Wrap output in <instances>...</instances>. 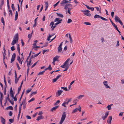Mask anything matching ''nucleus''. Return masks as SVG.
Instances as JSON below:
<instances>
[{
    "label": "nucleus",
    "instance_id": "31",
    "mask_svg": "<svg viewBox=\"0 0 124 124\" xmlns=\"http://www.w3.org/2000/svg\"><path fill=\"white\" fill-rule=\"evenodd\" d=\"M6 109H7L13 110V107L11 106H9L8 107H7Z\"/></svg>",
    "mask_w": 124,
    "mask_h": 124
},
{
    "label": "nucleus",
    "instance_id": "3",
    "mask_svg": "<svg viewBox=\"0 0 124 124\" xmlns=\"http://www.w3.org/2000/svg\"><path fill=\"white\" fill-rule=\"evenodd\" d=\"M78 107V108H76L75 109L73 110L72 113H74L77 112L78 110H79V111H81V107L80 106H79Z\"/></svg>",
    "mask_w": 124,
    "mask_h": 124
},
{
    "label": "nucleus",
    "instance_id": "23",
    "mask_svg": "<svg viewBox=\"0 0 124 124\" xmlns=\"http://www.w3.org/2000/svg\"><path fill=\"white\" fill-rule=\"evenodd\" d=\"M17 60L21 64H22V61L21 62V59L19 56H18L17 57Z\"/></svg>",
    "mask_w": 124,
    "mask_h": 124
},
{
    "label": "nucleus",
    "instance_id": "19",
    "mask_svg": "<svg viewBox=\"0 0 124 124\" xmlns=\"http://www.w3.org/2000/svg\"><path fill=\"white\" fill-rule=\"evenodd\" d=\"M18 41L14 39L12 41L11 43V44L12 45H14L15 44L18 42Z\"/></svg>",
    "mask_w": 124,
    "mask_h": 124
},
{
    "label": "nucleus",
    "instance_id": "2",
    "mask_svg": "<svg viewBox=\"0 0 124 124\" xmlns=\"http://www.w3.org/2000/svg\"><path fill=\"white\" fill-rule=\"evenodd\" d=\"M115 20L116 22H119L121 25H123V23L121 21L120 18L117 16H115Z\"/></svg>",
    "mask_w": 124,
    "mask_h": 124
},
{
    "label": "nucleus",
    "instance_id": "18",
    "mask_svg": "<svg viewBox=\"0 0 124 124\" xmlns=\"http://www.w3.org/2000/svg\"><path fill=\"white\" fill-rule=\"evenodd\" d=\"M60 56H56L53 58V62H55L59 58Z\"/></svg>",
    "mask_w": 124,
    "mask_h": 124
},
{
    "label": "nucleus",
    "instance_id": "54",
    "mask_svg": "<svg viewBox=\"0 0 124 124\" xmlns=\"http://www.w3.org/2000/svg\"><path fill=\"white\" fill-rule=\"evenodd\" d=\"M11 49L12 51L14 50H15L14 46H13L11 47Z\"/></svg>",
    "mask_w": 124,
    "mask_h": 124
},
{
    "label": "nucleus",
    "instance_id": "55",
    "mask_svg": "<svg viewBox=\"0 0 124 124\" xmlns=\"http://www.w3.org/2000/svg\"><path fill=\"white\" fill-rule=\"evenodd\" d=\"M61 88L63 89L65 91H67L68 90V89H67L66 87H61Z\"/></svg>",
    "mask_w": 124,
    "mask_h": 124
},
{
    "label": "nucleus",
    "instance_id": "32",
    "mask_svg": "<svg viewBox=\"0 0 124 124\" xmlns=\"http://www.w3.org/2000/svg\"><path fill=\"white\" fill-rule=\"evenodd\" d=\"M1 22L2 23H3V25L4 26L5 25L4 21V18L3 17H2L1 18Z\"/></svg>",
    "mask_w": 124,
    "mask_h": 124
},
{
    "label": "nucleus",
    "instance_id": "40",
    "mask_svg": "<svg viewBox=\"0 0 124 124\" xmlns=\"http://www.w3.org/2000/svg\"><path fill=\"white\" fill-rule=\"evenodd\" d=\"M44 71L40 72L38 74V75H42L43 74V73H44Z\"/></svg>",
    "mask_w": 124,
    "mask_h": 124
},
{
    "label": "nucleus",
    "instance_id": "7",
    "mask_svg": "<svg viewBox=\"0 0 124 124\" xmlns=\"http://www.w3.org/2000/svg\"><path fill=\"white\" fill-rule=\"evenodd\" d=\"M104 85L106 86V88H110V87L108 85V82L107 81H104L103 82Z\"/></svg>",
    "mask_w": 124,
    "mask_h": 124
},
{
    "label": "nucleus",
    "instance_id": "44",
    "mask_svg": "<svg viewBox=\"0 0 124 124\" xmlns=\"http://www.w3.org/2000/svg\"><path fill=\"white\" fill-rule=\"evenodd\" d=\"M11 8L13 11H14L15 9V8L14 7V4H12L11 6Z\"/></svg>",
    "mask_w": 124,
    "mask_h": 124
},
{
    "label": "nucleus",
    "instance_id": "9",
    "mask_svg": "<svg viewBox=\"0 0 124 124\" xmlns=\"http://www.w3.org/2000/svg\"><path fill=\"white\" fill-rule=\"evenodd\" d=\"M67 2H70L68 1L67 0H63L62 1L61 3V6H64L63 4H65Z\"/></svg>",
    "mask_w": 124,
    "mask_h": 124
},
{
    "label": "nucleus",
    "instance_id": "26",
    "mask_svg": "<svg viewBox=\"0 0 124 124\" xmlns=\"http://www.w3.org/2000/svg\"><path fill=\"white\" fill-rule=\"evenodd\" d=\"M101 16H100L99 15H95L94 16V18L95 19L98 18H100Z\"/></svg>",
    "mask_w": 124,
    "mask_h": 124
},
{
    "label": "nucleus",
    "instance_id": "10",
    "mask_svg": "<svg viewBox=\"0 0 124 124\" xmlns=\"http://www.w3.org/2000/svg\"><path fill=\"white\" fill-rule=\"evenodd\" d=\"M25 99L24 100H23L22 102V103H23V108L24 109L26 108V103L25 102Z\"/></svg>",
    "mask_w": 124,
    "mask_h": 124
},
{
    "label": "nucleus",
    "instance_id": "64",
    "mask_svg": "<svg viewBox=\"0 0 124 124\" xmlns=\"http://www.w3.org/2000/svg\"><path fill=\"white\" fill-rule=\"evenodd\" d=\"M9 121L10 123H13V120L12 119H10L9 120Z\"/></svg>",
    "mask_w": 124,
    "mask_h": 124
},
{
    "label": "nucleus",
    "instance_id": "45",
    "mask_svg": "<svg viewBox=\"0 0 124 124\" xmlns=\"http://www.w3.org/2000/svg\"><path fill=\"white\" fill-rule=\"evenodd\" d=\"M4 3V0H2L1 1L0 3V7H1L3 5Z\"/></svg>",
    "mask_w": 124,
    "mask_h": 124
},
{
    "label": "nucleus",
    "instance_id": "1",
    "mask_svg": "<svg viewBox=\"0 0 124 124\" xmlns=\"http://www.w3.org/2000/svg\"><path fill=\"white\" fill-rule=\"evenodd\" d=\"M66 113L65 112H64L62 114L60 121L59 123V124H62V123L65 119L66 117Z\"/></svg>",
    "mask_w": 124,
    "mask_h": 124
},
{
    "label": "nucleus",
    "instance_id": "56",
    "mask_svg": "<svg viewBox=\"0 0 124 124\" xmlns=\"http://www.w3.org/2000/svg\"><path fill=\"white\" fill-rule=\"evenodd\" d=\"M43 113L42 111H40L38 113V115L39 116H42L41 115L43 114Z\"/></svg>",
    "mask_w": 124,
    "mask_h": 124
},
{
    "label": "nucleus",
    "instance_id": "15",
    "mask_svg": "<svg viewBox=\"0 0 124 124\" xmlns=\"http://www.w3.org/2000/svg\"><path fill=\"white\" fill-rule=\"evenodd\" d=\"M44 118V117L42 116H40L37 117L36 120L37 121H39L41 119Z\"/></svg>",
    "mask_w": 124,
    "mask_h": 124
},
{
    "label": "nucleus",
    "instance_id": "16",
    "mask_svg": "<svg viewBox=\"0 0 124 124\" xmlns=\"http://www.w3.org/2000/svg\"><path fill=\"white\" fill-rule=\"evenodd\" d=\"M59 107V106H56L53 108L51 109V111L52 112L53 111L55 110L56 109Z\"/></svg>",
    "mask_w": 124,
    "mask_h": 124
},
{
    "label": "nucleus",
    "instance_id": "63",
    "mask_svg": "<svg viewBox=\"0 0 124 124\" xmlns=\"http://www.w3.org/2000/svg\"><path fill=\"white\" fill-rule=\"evenodd\" d=\"M54 25V23L53 22H51L50 24V25H52V26L51 27V28Z\"/></svg>",
    "mask_w": 124,
    "mask_h": 124
},
{
    "label": "nucleus",
    "instance_id": "42",
    "mask_svg": "<svg viewBox=\"0 0 124 124\" xmlns=\"http://www.w3.org/2000/svg\"><path fill=\"white\" fill-rule=\"evenodd\" d=\"M35 100V99L34 98H32L28 102L29 103L30 102H31L34 101Z\"/></svg>",
    "mask_w": 124,
    "mask_h": 124
},
{
    "label": "nucleus",
    "instance_id": "14",
    "mask_svg": "<svg viewBox=\"0 0 124 124\" xmlns=\"http://www.w3.org/2000/svg\"><path fill=\"white\" fill-rule=\"evenodd\" d=\"M72 100V98H70L69 99H67L65 101V102H66V103L67 104H68V103L70 102V101H71Z\"/></svg>",
    "mask_w": 124,
    "mask_h": 124
},
{
    "label": "nucleus",
    "instance_id": "8",
    "mask_svg": "<svg viewBox=\"0 0 124 124\" xmlns=\"http://www.w3.org/2000/svg\"><path fill=\"white\" fill-rule=\"evenodd\" d=\"M112 117L110 116L108 117V119L107 120V122L109 124H110L111 123Z\"/></svg>",
    "mask_w": 124,
    "mask_h": 124
},
{
    "label": "nucleus",
    "instance_id": "51",
    "mask_svg": "<svg viewBox=\"0 0 124 124\" xmlns=\"http://www.w3.org/2000/svg\"><path fill=\"white\" fill-rule=\"evenodd\" d=\"M16 94L15 96L14 97H12V98L14 99V100L15 101H16L17 100V98L16 97Z\"/></svg>",
    "mask_w": 124,
    "mask_h": 124
},
{
    "label": "nucleus",
    "instance_id": "41",
    "mask_svg": "<svg viewBox=\"0 0 124 124\" xmlns=\"http://www.w3.org/2000/svg\"><path fill=\"white\" fill-rule=\"evenodd\" d=\"M45 2V4L46 7V8H47L48 7V2Z\"/></svg>",
    "mask_w": 124,
    "mask_h": 124
},
{
    "label": "nucleus",
    "instance_id": "37",
    "mask_svg": "<svg viewBox=\"0 0 124 124\" xmlns=\"http://www.w3.org/2000/svg\"><path fill=\"white\" fill-rule=\"evenodd\" d=\"M115 28V29H116V30H117V31L119 33V35H121V32H120V31L118 29L117 26H116Z\"/></svg>",
    "mask_w": 124,
    "mask_h": 124
},
{
    "label": "nucleus",
    "instance_id": "61",
    "mask_svg": "<svg viewBox=\"0 0 124 124\" xmlns=\"http://www.w3.org/2000/svg\"><path fill=\"white\" fill-rule=\"evenodd\" d=\"M9 102L11 103L12 104V105H13L14 104V102L13 101H11L10 100H9Z\"/></svg>",
    "mask_w": 124,
    "mask_h": 124
},
{
    "label": "nucleus",
    "instance_id": "52",
    "mask_svg": "<svg viewBox=\"0 0 124 124\" xmlns=\"http://www.w3.org/2000/svg\"><path fill=\"white\" fill-rule=\"evenodd\" d=\"M69 66L68 65V66H66V67H65V69L64 70H63V71H67L68 68Z\"/></svg>",
    "mask_w": 124,
    "mask_h": 124
},
{
    "label": "nucleus",
    "instance_id": "17",
    "mask_svg": "<svg viewBox=\"0 0 124 124\" xmlns=\"http://www.w3.org/2000/svg\"><path fill=\"white\" fill-rule=\"evenodd\" d=\"M1 122L3 124H5V120L2 116L0 117Z\"/></svg>",
    "mask_w": 124,
    "mask_h": 124
},
{
    "label": "nucleus",
    "instance_id": "38",
    "mask_svg": "<svg viewBox=\"0 0 124 124\" xmlns=\"http://www.w3.org/2000/svg\"><path fill=\"white\" fill-rule=\"evenodd\" d=\"M32 90V88H31L29 89H28L26 91V93H27L31 92Z\"/></svg>",
    "mask_w": 124,
    "mask_h": 124
},
{
    "label": "nucleus",
    "instance_id": "53",
    "mask_svg": "<svg viewBox=\"0 0 124 124\" xmlns=\"http://www.w3.org/2000/svg\"><path fill=\"white\" fill-rule=\"evenodd\" d=\"M32 35V34H29L28 35V37L29 39H30L31 38Z\"/></svg>",
    "mask_w": 124,
    "mask_h": 124
},
{
    "label": "nucleus",
    "instance_id": "43",
    "mask_svg": "<svg viewBox=\"0 0 124 124\" xmlns=\"http://www.w3.org/2000/svg\"><path fill=\"white\" fill-rule=\"evenodd\" d=\"M17 50L18 51L19 53H20V51L19 45L18 44L17 45Z\"/></svg>",
    "mask_w": 124,
    "mask_h": 124
},
{
    "label": "nucleus",
    "instance_id": "49",
    "mask_svg": "<svg viewBox=\"0 0 124 124\" xmlns=\"http://www.w3.org/2000/svg\"><path fill=\"white\" fill-rule=\"evenodd\" d=\"M101 19L105 21H107L108 20L104 18L103 17L101 16Z\"/></svg>",
    "mask_w": 124,
    "mask_h": 124
},
{
    "label": "nucleus",
    "instance_id": "29",
    "mask_svg": "<svg viewBox=\"0 0 124 124\" xmlns=\"http://www.w3.org/2000/svg\"><path fill=\"white\" fill-rule=\"evenodd\" d=\"M69 38L70 39V43H72V38L71 36L70 35V34H69Z\"/></svg>",
    "mask_w": 124,
    "mask_h": 124
},
{
    "label": "nucleus",
    "instance_id": "34",
    "mask_svg": "<svg viewBox=\"0 0 124 124\" xmlns=\"http://www.w3.org/2000/svg\"><path fill=\"white\" fill-rule=\"evenodd\" d=\"M106 108L108 109V110H110L111 109V108L110 105H108L107 106V107Z\"/></svg>",
    "mask_w": 124,
    "mask_h": 124
},
{
    "label": "nucleus",
    "instance_id": "21",
    "mask_svg": "<svg viewBox=\"0 0 124 124\" xmlns=\"http://www.w3.org/2000/svg\"><path fill=\"white\" fill-rule=\"evenodd\" d=\"M18 13L17 11H16V14H15V20L16 21V20L18 18Z\"/></svg>",
    "mask_w": 124,
    "mask_h": 124
},
{
    "label": "nucleus",
    "instance_id": "25",
    "mask_svg": "<svg viewBox=\"0 0 124 124\" xmlns=\"http://www.w3.org/2000/svg\"><path fill=\"white\" fill-rule=\"evenodd\" d=\"M68 9V10L67 11H66V14H67V13H69L70 15H71V13L70 12V10L71 9V8H69L67 9Z\"/></svg>",
    "mask_w": 124,
    "mask_h": 124
},
{
    "label": "nucleus",
    "instance_id": "22",
    "mask_svg": "<svg viewBox=\"0 0 124 124\" xmlns=\"http://www.w3.org/2000/svg\"><path fill=\"white\" fill-rule=\"evenodd\" d=\"M58 53H61L62 50V47L59 46L58 47Z\"/></svg>",
    "mask_w": 124,
    "mask_h": 124
},
{
    "label": "nucleus",
    "instance_id": "13",
    "mask_svg": "<svg viewBox=\"0 0 124 124\" xmlns=\"http://www.w3.org/2000/svg\"><path fill=\"white\" fill-rule=\"evenodd\" d=\"M14 39L18 41V33L16 34L14 37Z\"/></svg>",
    "mask_w": 124,
    "mask_h": 124
},
{
    "label": "nucleus",
    "instance_id": "48",
    "mask_svg": "<svg viewBox=\"0 0 124 124\" xmlns=\"http://www.w3.org/2000/svg\"><path fill=\"white\" fill-rule=\"evenodd\" d=\"M95 8L96 9L97 11H99L100 13L101 12V10H99V7H96Z\"/></svg>",
    "mask_w": 124,
    "mask_h": 124
},
{
    "label": "nucleus",
    "instance_id": "57",
    "mask_svg": "<svg viewBox=\"0 0 124 124\" xmlns=\"http://www.w3.org/2000/svg\"><path fill=\"white\" fill-rule=\"evenodd\" d=\"M10 93L11 96L12 98L14 97V95L13 92H10Z\"/></svg>",
    "mask_w": 124,
    "mask_h": 124
},
{
    "label": "nucleus",
    "instance_id": "5",
    "mask_svg": "<svg viewBox=\"0 0 124 124\" xmlns=\"http://www.w3.org/2000/svg\"><path fill=\"white\" fill-rule=\"evenodd\" d=\"M72 5L70 4H67L65 6L64 9H67L70 8L69 7H72Z\"/></svg>",
    "mask_w": 124,
    "mask_h": 124
},
{
    "label": "nucleus",
    "instance_id": "60",
    "mask_svg": "<svg viewBox=\"0 0 124 124\" xmlns=\"http://www.w3.org/2000/svg\"><path fill=\"white\" fill-rule=\"evenodd\" d=\"M23 104L22 103L20 105L19 107V110H21L22 106V105Z\"/></svg>",
    "mask_w": 124,
    "mask_h": 124
},
{
    "label": "nucleus",
    "instance_id": "62",
    "mask_svg": "<svg viewBox=\"0 0 124 124\" xmlns=\"http://www.w3.org/2000/svg\"><path fill=\"white\" fill-rule=\"evenodd\" d=\"M57 80L56 78L53 79L52 80V82L53 83H54L56 82V81Z\"/></svg>",
    "mask_w": 124,
    "mask_h": 124
},
{
    "label": "nucleus",
    "instance_id": "24",
    "mask_svg": "<svg viewBox=\"0 0 124 124\" xmlns=\"http://www.w3.org/2000/svg\"><path fill=\"white\" fill-rule=\"evenodd\" d=\"M84 95H81L79 96H78L77 97V98L79 100L81 99L84 96Z\"/></svg>",
    "mask_w": 124,
    "mask_h": 124
},
{
    "label": "nucleus",
    "instance_id": "11",
    "mask_svg": "<svg viewBox=\"0 0 124 124\" xmlns=\"http://www.w3.org/2000/svg\"><path fill=\"white\" fill-rule=\"evenodd\" d=\"M109 114L108 112H107L105 114V116H103L102 117V118L103 120H104L108 116V115Z\"/></svg>",
    "mask_w": 124,
    "mask_h": 124
},
{
    "label": "nucleus",
    "instance_id": "33",
    "mask_svg": "<svg viewBox=\"0 0 124 124\" xmlns=\"http://www.w3.org/2000/svg\"><path fill=\"white\" fill-rule=\"evenodd\" d=\"M37 93V91L35 92H32L30 96H32L33 95L36 94Z\"/></svg>",
    "mask_w": 124,
    "mask_h": 124
},
{
    "label": "nucleus",
    "instance_id": "59",
    "mask_svg": "<svg viewBox=\"0 0 124 124\" xmlns=\"http://www.w3.org/2000/svg\"><path fill=\"white\" fill-rule=\"evenodd\" d=\"M119 41L118 40H117V44L116 45V46L118 47L119 46Z\"/></svg>",
    "mask_w": 124,
    "mask_h": 124
},
{
    "label": "nucleus",
    "instance_id": "58",
    "mask_svg": "<svg viewBox=\"0 0 124 124\" xmlns=\"http://www.w3.org/2000/svg\"><path fill=\"white\" fill-rule=\"evenodd\" d=\"M72 21V20L70 19H69L68 20V21L67 22V23H70Z\"/></svg>",
    "mask_w": 124,
    "mask_h": 124
},
{
    "label": "nucleus",
    "instance_id": "28",
    "mask_svg": "<svg viewBox=\"0 0 124 124\" xmlns=\"http://www.w3.org/2000/svg\"><path fill=\"white\" fill-rule=\"evenodd\" d=\"M56 14H57V16L59 17H61L62 18H63V15L62 14L58 13H57Z\"/></svg>",
    "mask_w": 124,
    "mask_h": 124
},
{
    "label": "nucleus",
    "instance_id": "50",
    "mask_svg": "<svg viewBox=\"0 0 124 124\" xmlns=\"http://www.w3.org/2000/svg\"><path fill=\"white\" fill-rule=\"evenodd\" d=\"M60 102L59 100H58L54 104V105H56L58 104Z\"/></svg>",
    "mask_w": 124,
    "mask_h": 124
},
{
    "label": "nucleus",
    "instance_id": "30",
    "mask_svg": "<svg viewBox=\"0 0 124 124\" xmlns=\"http://www.w3.org/2000/svg\"><path fill=\"white\" fill-rule=\"evenodd\" d=\"M24 92H25V90H23V92L22 93V95H21V96L20 97V99H19V101H20L21 100V99L22 98V96H23V94H24Z\"/></svg>",
    "mask_w": 124,
    "mask_h": 124
},
{
    "label": "nucleus",
    "instance_id": "27",
    "mask_svg": "<svg viewBox=\"0 0 124 124\" xmlns=\"http://www.w3.org/2000/svg\"><path fill=\"white\" fill-rule=\"evenodd\" d=\"M62 21V19H61V20H59L55 24V25H56H56H57V24L61 23Z\"/></svg>",
    "mask_w": 124,
    "mask_h": 124
},
{
    "label": "nucleus",
    "instance_id": "4",
    "mask_svg": "<svg viewBox=\"0 0 124 124\" xmlns=\"http://www.w3.org/2000/svg\"><path fill=\"white\" fill-rule=\"evenodd\" d=\"M32 60H31V59H29V60L28 61L27 60L26 62H27V65L28 67H29L31 64L33 63L32 62H31Z\"/></svg>",
    "mask_w": 124,
    "mask_h": 124
},
{
    "label": "nucleus",
    "instance_id": "20",
    "mask_svg": "<svg viewBox=\"0 0 124 124\" xmlns=\"http://www.w3.org/2000/svg\"><path fill=\"white\" fill-rule=\"evenodd\" d=\"M70 60V59L68 58L66 60V61L64 63V65H66V66H69L68 65V62Z\"/></svg>",
    "mask_w": 124,
    "mask_h": 124
},
{
    "label": "nucleus",
    "instance_id": "6",
    "mask_svg": "<svg viewBox=\"0 0 124 124\" xmlns=\"http://www.w3.org/2000/svg\"><path fill=\"white\" fill-rule=\"evenodd\" d=\"M16 56V54L15 53H14L13 54L11 59V62L12 63L15 60Z\"/></svg>",
    "mask_w": 124,
    "mask_h": 124
},
{
    "label": "nucleus",
    "instance_id": "12",
    "mask_svg": "<svg viewBox=\"0 0 124 124\" xmlns=\"http://www.w3.org/2000/svg\"><path fill=\"white\" fill-rule=\"evenodd\" d=\"M63 91L62 90H59L57 92V97H58L61 94V93Z\"/></svg>",
    "mask_w": 124,
    "mask_h": 124
},
{
    "label": "nucleus",
    "instance_id": "47",
    "mask_svg": "<svg viewBox=\"0 0 124 124\" xmlns=\"http://www.w3.org/2000/svg\"><path fill=\"white\" fill-rule=\"evenodd\" d=\"M47 68L48 69V70H51L52 69V68L51 67V65H50L48 66V67Z\"/></svg>",
    "mask_w": 124,
    "mask_h": 124
},
{
    "label": "nucleus",
    "instance_id": "39",
    "mask_svg": "<svg viewBox=\"0 0 124 124\" xmlns=\"http://www.w3.org/2000/svg\"><path fill=\"white\" fill-rule=\"evenodd\" d=\"M38 42V41L37 40H36L35 41H34V43L33 44V46H35L36 45V44Z\"/></svg>",
    "mask_w": 124,
    "mask_h": 124
},
{
    "label": "nucleus",
    "instance_id": "36",
    "mask_svg": "<svg viewBox=\"0 0 124 124\" xmlns=\"http://www.w3.org/2000/svg\"><path fill=\"white\" fill-rule=\"evenodd\" d=\"M60 18H56L54 20V22H58V21L59 20H60Z\"/></svg>",
    "mask_w": 124,
    "mask_h": 124
},
{
    "label": "nucleus",
    "instance_id": "46",
    "mask_svg": "<svg viewBox=\"0 0 124 124\" xmlns=\"http://www.w3.org/2000/svg\"><path fill=\"white\" fill-rule=\"evenodd\" d=\"M91 14L89 13H86V16H91Z\"/></svg>",
    "mask_w": 124,
    "mask_h": 124
},
{
    "label": "nucleus",
    "instance_id": "35",
    "mask_svg": "<svg viewBox=\"0 0 124 124\" xmlns=\"http://www.w3.org/2000/svg\"><path fill=\"white\" fill-rule=\"evenodd\" d=\"M19 80V79L17 78H15V84H16L18 82Z\"/></svg>",
    "mask_w": 124,
    "mask_h": 124
}]
</instances>
